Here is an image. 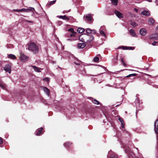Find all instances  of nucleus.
<instances>
[{"instance_id":"nucleus-15","label":"nucleus","mask_w":158,"mask_h":158,"mask_svg":"<svg viewBox=\"0 0 158 158\" xmlns=\"http://www.w3.org/2000/svg\"><path fill=\"white\" fill-rule=\"evenodd\" d=\"M86 46L85 43H79L78 44L77 47L79 48H83Z\"/></svg>"},{"instance_id":"nucleus-44","label":"nucleus","mask_w":158,"mask_h":158,"mask_svg":"<svg viewBox=\"0 0 158 158\" xmlns=\"http://www.w3.org/2000/svg\"><path fill=\"white\" fill-rule=\"evenodd\" d=\"M118 58L117 57H116L115 58H114V62H116L117 61Z\"/></svg>"},{"instance_id":"nucleus-42","label":"nucleus","mask_w":158,"mask_h":158,"mask_svg":"<svg viewBox=\"0 0 158 158\" xmlns=\"http://www.w3.org/2000/svg\"><path fill=\"white\" fill-rule=\"evenodd\" d=\"M93 33V34H95L96 33V31L95 30H92V33Z\"/></svg>"},{"instance_id":"nucleus-9","label":"nucleus","mask_w":158,"mask_h":158,"mask_svg":"<svg viewBox=\"0 0 158 158\" xmlns=\"http://www.w3.org/2000/svg\"><path fill=\"white\" fill-rule=\"evenodd\" d=\"M141 15L146 16H150L149 11L148 10H144L141 12Z\"/></svg>"},{"instance_id":"nucleus-41","label":"nucleus","mask_w":158,"mask_h":158,"mask_svg":"<svg viewBox=\"0 0 158 158\" xmlns=\"http://www.w3.org/2000/svg\"><path fill=\"white\" fill-rule=\"evenodd\" d=\"M118 119L121 123H124L123 121L121 118H119Z\"/></svg>"},{"instance_id":"nucleus-29","label":"nucleus","mask_w":158,"mask_h":158,"mask_svg":"<svg viewBox=\"0 0 158 158\" xmlns=\"http://www.w3.org/2000/svg\"><path fill=\"white\" fill-rule=\"evenodd\" d=\"M0 87L1 88L5 89L6 88V85L3 83L0 84Z\"/></svg>"},{"instance_id":"nucleus-3","label":"nucleus","mask_w":158,"mask_h":158,"mask_svg":"<svg viewBox=\"0 0 158 158\" xmlns=\"http://www.w3.org/2000/svg\"><path fill=\"white\" fill-rule=\"evenodd\" d=\"M19 58L21 61L23 62H25L29 59V57L24 55L23 53H21Z\"/></svg>"},{"instance_id":"nucleus-8","label":"nucleus","mask_w":158,"mask_h":158,"mask_svg":"<svg viewBox=\"0 0 158 158\" xmlns=\"http://www.w3.org/2000/svg\"><path fill=\"white\" fill-rule=\"evenodd\" d=\"M85 18L86 19L85 20L87 22H89L91 21L93 19L91 15L90 14L86 15L85 16Z\"/></svg>"},{"instance_id":"nucleus-38","label":"nucleus","mask_w":158,"mask_h":158,"mask_svg":"<svg viewBox=\"0 0 158 158\" xmlns=\"http://www.w3.org/2000/svg\"><path fill=\"white\" fill-rule=\"evenodd\" d=\"M76 33V32H74V33H72V34H71L70 35V36L71 37H73V36H75V34Z\"/></svg>"},{"instance_id":"nucleus-27","label":"nucleus","mask_w":158,"mask_h":158,"mask_svg":"<svg viewBox=\"0 0 158 158\" xmlns=\"http://www.w3.org/2000/svg\"><path fill=\"white\" fill-rule=\"evenodd\" d=\"M113 4L115 6H116L118 4V0H111Z\"/></svg>"},{"instance_id":"nucleus-48","label":"nucleus","mask_w":158,"mask_h":158,"mask_svg":"<svg viewBox=\"0 0 158 158\" xmlns=\"http://www.w3.org/2000/svg\"><path fill=\"white\" fill-rule=\"evenodd\" d=\"M20 9H13V10L16 11H18V12H20L19 11Z\"/></svg>"},{"instance_id":"nucleus-57","label":"nucleus","mask_w":158,"mask_h":158,"mask_svg":"<svg viewBox=\"0 0 158 158\" xmlns=\"http://www.w3.org/2000/svg\"><path fill=\"white\" fill-rule=\"evenodd\" d=\"M58 67H59V68L60 69H61V68L59 66H58Z\"/></svg>"},{"instance_id":"nucleus-18","label":"nucleus","mask_w":158,"mask_h":158,"mask_svg":"<svg viewBox=\"0 0 158 158\" xmlns=\"http://www.w3.org/2000/svg\"><path fill=\"white\" fill-rule=\"evenodd\" d=\"M129 32L132 36L134 37L136 36V34L133 29H130L129 31Z\"/></svg>"},{"instance_id":"nucleus-54","label":"nucleus","mask_w":158,"mask_h":158,"mask_svg":"<svg viewBox=\"0 0 158 158\" xmlns=\"http://www.w3.org/2000/svg\"><path fill=\"white\" fill-rule=\"evenodd\" d=\"M146 1L149 2H152V0H146Z\"/></svg>"},{"instance_id":"nucleus-21","label":"nucleus","mask_w":158,"mask_h":158,"mask_svg":"<svg viewBox=\"0 0 158 158\" xmlns=\"http://www.w3.org/2000/svg\"><path fill=\"white\" fill-rule=\"evenodd\" d=\"M72 144V143H70V142H67L64 143V146L68 148H69V146L71 145Z\"/></svg>"},{"instance_id":"nucleus-55","label":"nucleus","mask_w":158,"mask_h":158,"mask_svg":"<svg viewBox=\"0 0 158 158\" xmlns=\"http://www.w3.org/2000/svg\"><path fill=\"white\" fill-rule=\"evenodd\" d=\"M158 0H156V4L157 5H158Z\"/></svg>"},{"instance_id":"nucleus-20","label":"nucleus","mask_w":158,"mask_h":158,"mask_svg":"<svg viewBox=\"0 0 158 158\" xmlns=\"http://www.w3.org/2000/svg\"><path fill=\"white\" fill-rule=\"evenodd\" d=\"M79 39L80 41L85 43V40L84 38V35H82L79 36Z\"/></svg>"},{"instance_id":"nucleus-33","label":"nucleus","mask_w":158,"mask_h":158,"mask_svg":"<svg viewBox=\"0 0 158 158\" xmlns=\"http://www.w3.org/2000/svg\"><path fill=\"white\" fill-rule=\"evenodd\" d=\"M110 158H118L117 156L115 154H113L111 155Z\"/></svg>"},{"instance_id":"nucleus-12","label":"nucleus","mask_w":158,"mask_h":158,"mask_svg":"<svg viewBox=\"0 0 158 158\" xmlns=\"http://www.w3.org/2000/svg\"><path fill=\"white\" fill-rule=\"evenodd\" d=\"M139 32L141 35L144 36L146 34V30L145 28H142L140 30Z\"/></svg>"},{"instance_id":"nucleus-35","label":"nucleus","mask_w":158,"mask_h":158,"mask_svg":"<svg viewBox=\"0 0 158 158\" xmlns=\"http://www.w3.org/2000/svg\"><path fill=\"white\" fill-rule=\"evenodd\" d=\"M137 74L136 73H132V74H130L129 75H128L126 77H131L132 76H135Z\"/></svg>"},{"instance_id":"nucleus-43","label":"nucleus","mask_w":158,"mask_h":158,"mask_svg":"<svg viewBox=\"0 0 158 158\" xmlns=\"http://www.w3.org/2000/svg\"><path fill=\"white\" fill-rule=\"evenodd\" d=\"M3 142V139H2L0 137V144H2Z\"/></svg>"},{"instance_id":"nucleus-24","label":"nucleus","mask_w":158,"mask_h":158,"mask_svg":"<svg viewBox=\"0 0 158 158\" xmlns=\"http://www.w3.org/2000/svg\"><path fill=\"white\" fill-rule=\"evenodd\" d=\"M85 29L82 28H79L77 29V31L78 33H81L84 32Z\"/></svg>"},{"instance_id":"nucleus-46","label":"nucleus","mask_w":158,"mask_h":158,"mask_svg":"<svg viewBox=\"0 0 158 158\" xmlns=\"http://www.w3.org/2000/svg\"><path fill=\"white\" fill-rule=\"evenodd\" d=\"M74 63L76 64V65H80V62L79 61H78L77 62H74Z\"/></svg>"},{"instance_id":"nucleus-13","label":"nucleus","mask_w":158,"mask_h":158,"mask_svg":"<svg viewBox=\"0 0 158 158\" xmlns=\"http://www.w3.org/2000/svg\"><path fill=\"white\" fill-rule=\"evenodd\" d=\"M115 13L119 18H123V15L118 11L115 10Z\"/></svg>"},{"instance_id":"nucleus-28","label":"nucleus","mask_w":158,"mask_h":158,"mask_svg":"<svg viewBox=\"0 0 158 158\" xmlns=\"http://www.w3.org/2000/svg\"><path fill=\"white\" fill-rule=\"evenodd\" d=\"M99 58L97 56H96L93 59V61L94 62H97L99 61Z\"/></svg>"},{"instance_id":"nucleus-40","label":"nucleus","mask_w":158,"mask_h":158,"mask_svg":"<svg viewBox=\"0 0 158 158\" xmlns=\"http://www.w3.org/2000/svg\"><path fill=\"white\" fill-rule=\"evenodd\" d=\"M43 80L46 81H48L49 80V79L47 77L44 78Z\"/></svg>"},{"instance_id":"nucleus-22","label":"nucleus","mask_w":158,"mask_h":158,"mask_svg":"<svg viewBox=\"0 0 158 158\" xmlns=\"http://www.w3.org/2000/svg\"><path fill=\"white\" fill-rule=\"evenodd\" d=\"M31 10V9H27V8H22V9H20L19 10L20 12H28Z\"/></svg>"},{"instance_id":"nucleus-6","label":"nucleus","mask_w":158,"mask_h":158,"mask_svg":"<svg viewBox=\"0 0 158 158\" xmlns=\"http://www.w3.org/2000/svg\"><path fill=\"white\" fill-rule=\"evenodd\" d=\"M4 70L9 73H11V67L9 64L6 65L4 68Z\"/></svg>"},{"instance_id":"nucleus-49","label":"nucleus","mask_w":158,"mask_h":158,"mask_svg":"<svg viewBox=\"0 0 158 158\" xmlns=\"http://www.w3.org/2000/svg\"><path fill=\"white\" fill-rule=\"evenodd\" d=\"M124 123H121V127L122 128H124Z\"/></svg>"},{"instance_id":"nucleus-36","label":"nucleus","mask_w":158,"mask_h":158,"mask_svg":"<svg viewBox=\"0 0 158 158\" xmlns=\"http://www.w3.org/2000/svg\"><path fill=\"white\" fill-rule=\"evenodd\" d=\"M56 0H55L50 1L49 2V5H52L54 4L56 2Z\"/></svg>"},{"instance_id":"nucleus-4","label":"nucleus","mask_w":158,"mask_h":158,"mask_svg":"<svg viewBox=\"0 0 158 158\" xmlns=\"http://www.w3.org/2000/svg\"><path fill=\"white\" fill-rule=\"evenodd\" d=\"M125 152L128 155L129 158H135V156L133 152L129 150V149H127L125 150Z\"/></svg>"},{"instance_id":"nucleus-34","label":"nucleus","mask_w":158,"mask_h":158,"mask_svg":"<svg viewBox=\"0 0 158 158\" xmlns=\"http://www.w3.org/2000/svg\"><path fill=\"white\" fill-rule=\"evenodd\" d=\"M100 30H102L103 31H106V27L105 26H101L99 29Z\"/></svg>"},{"instance_id":"nucleus-7","label":"nucleus","mask_w":158,"mask_h":158,"mask_svg":"<svg viewBox=\"0 0 158 158\" xmlns=\"http://www.w3.org/2000/svg\"><path fill=\"white\" fill-rule=\"evenodd\" d=\"M154 130L156 134H158V118L157 119L154 123Z\"/></svg>"},{"instance_id":"nucleus-50","label":"nucleus","mask_w":158,"mask_h":158,"mask_svg":"<svg viewBox=\"0 0 158 158\" xmlns=\"http://www.w3.org/2000/svg\"><path fill=\"white\" fill-rule=\"evenodd\" d=\"M73 40L72 39H67V41H72Z\"/></svg>"},{"instance_id":"nucleus-1","label":"nucleus","mask_w":158,"mask_h":158,"mask_svg":"<svg viewBox=\"0 0 158 158\" xmlns=\"http://www.w3.org/2000/svg\"><path fill=\"white\" fill-rule=\"evenodd\" d=\"M28 49L34 53H37L38 52V47L34 43H31L28 45Z\"/></svg>"},{"instance_id":"nucleus-58","label":"nucleus","mask_w":158,"mask_h":158,"mask_svg":"<svg viewBox=\"0 0 158 158\" xmlns=\"http://www.w3.org/2000/svg\"><path fill=\"white\" fill-rule=\"evenodd\" d=\"M138 111L136 110V114H137V112Z\"/></svg>"},{"instance_id":"nucleus-30","label":"nucleus","mask_w":158,"mask_h":158,"mask_svg":"<svg viewBox=\"0 0 158 158\" xmlns=\"http://www.w3.org/2000/svg\"><path fill=\"white\" fill-rule=\"evenodd\" d=\"M92 30L91 29L89 28H87L86 30V32L87 33L90 34L91 33H92Z\"/></svg>"},{"instance_id":"nucleus-26","label":"nucleus","mask_w":158,"mask_h":158,"mask_svg":"<svg viewBox=\"0 0 158 158\" xmlns=\"http://www.w3.org/2000/svg\"><path fill=\"white\" fill-rule=\"evenodd\" d=\"M105 31H103L102 30H99L100 34V35L102 36H104L105 38H106V35L105 33Z\"/></svg>"},{"instance_id":"nucleus-52","label":"nucleus","mask_w":158,"mask_h":158,"mask_svg":"<svg viewBox=\"0 0 158 158\" xmlns=\"http://www.w3.org/2000/svg\"><path fill=\"white\" fill-rule=\"evenodd\" d=\"M58 23H59L60 25L62 24V21H59V22H58Z\"/></svg>"},{"instance_id":"nucleus-45","label":"nucleus","mask_w":158,"mask_h":158,"mask_svg":"<svg viewBox=\"0 0 158 158\" xmlns=\"http://www.w3.org/2000/svg\"><path fill=\"white\" fill-rule=\"evenodd\" d=\"M70 11V10H68V11H67V10H64L63 13H64V14H65L66 13H68V12H69V11Z\"/></svg>"},{"instance_id":"nucleus-32","label":"nucleus","mask_w":158,"mask_h":158,"mask_svg":"<svg viewBox=\"0 0 158 158\" xmlns=\"http://www.w3.org/2000/svg\"><path fill=\"white\" fill-rule=\"evenodd\" d=\"M121 61L122 62V64L124 66L126 67L127 66L126 64L125 63L123 59V58H121L120 59Z\"/></svg>"},{"instance_id":"nucleus-16","label":"nucleus","mask_w":158,"mask_h":158,"mask_svg":"<svg viewBox=\"0 0 158 158\" xmlns=\"http://www.w3.org/2000/svg\"><path fill=\"white\" fill-rule=\"evenodd\" d=\"M43 90L47 95L49 96V89L46 87H43Z\"/></svg>"},{"instance_id":"nucleus-31","label":"nucleus","mask_w":158,"mask_h":158,"mask_svg":"<svg viewBox=\"0 0 158 158\" xmlns=\"http://www.w3.org/2000/svg\"><path fill=\"white\" fill-rule=\"evenodd\" d=\"M130 24L134 27H136L137 25V24L135 22H131Z\"/></svg>"},{"instance_id":"nucleus-14","label":"nucleus","mask_w":158,"mask_h":158,"mask_svg":"<svg viewBox=\"0 0 158 158\" xmlns=\"http://www.w3.org/2000/svg\"><path fill=\"white\" fill-rule=\"evenodd\" d=\"M57 17H59L60 19H61L64 20H66L67 21H69V17L67 16L66 15H64V16L58 15Z\"/></svg>"},{"instance_id":"nucleus-23","label":"nucleus","mask_w":158,"mask_h":158,"mask_svg":"<svg viewBox=\"0 0 158 158\" xmlns=\"http://www.w3.org/2000/svg\"><path fill=\"white\" fill-rule=\"evenodd\" d=\"M8 57L9 58H10L11 59H13V60L16 59V58L15 55H14L13 54H10L9 55H8Z\"/></svg>"},{"instance_id":"nucleus-59","label":"nucleus","mask_w":158,"mask_h":158,"mask_svg":"<svg viewBox=\"0 0 158 158\" xmlns=\"http://www.w3.org/2000/svg\"><path fill=\"white\" fill-rule=\"evenodd\" d=\"M31 8L33 9V10H34V9L33 8Z\"/></svg>"},{"instance_id":"nucleus-11","label":"nucleus","mask_w":158,"mask_h":158,"mask_svg":"<svg viewBox=\"0 0 158 158\" xmlns=\"http://www.w3.org/2000/svg\"><path fill=\"white\" fill-rule=\"evenodd\" d=\"M155 21L151 18H149L148 20V24L150 25H153L155 23Z\"/></svg>"},{"instance_id":"nucleus-25","label":"nucleus","mask_w":158,"mask_h":158,"mask_svg":"<svg viewBox=\"0 0 158 158\" xmlns=\"http://www.w3.org/2000/svg\"><path fill=\"white\" fill-rule=\"evenodd\" d=\"M43 128H40L38 129L36 131L37 133L36 135H39L41 133L42 131Z\"/></svg>"},{"instance_id":"nucleus-19","label":"nucleus","mask_w":158,"mask_h":158,"mask_svg":"<svg viewBox=\"0 0 158 158\" xmlns=\"http://www.w3.org/2000/svg\"><path fill=\"white\" fill-rule=\"evenodd\" d=\"M31 67L34 69V70L37 72H40L41 71L40 70V68H39L38 67L34 65H32Z\"/></svg>"},{"instance_id":"nucleus-56","label":"nucleus","mask_w":158,"mask_h":158,"mask_svg":"<svg viewBox=\"0 0 158 158\" xmlns=\"http://www.w3.org/2000/svg\"><path fill=\"white\" fill-rule=\"evenodd\" d=\"M147 75H148V76H151V75H149V74H148Z\"/></svg>"},{"instance_id":"nucleus-37","label":"nucleus","mask_w":158,"mask_h":158,"mask_svg":"<svg viewBox=\"0 0 158 158\" xmlns=\"http://www.w3.org/2000/svg\"><path fill=\"white\" fill-rule=\"evenodd\" d=\"M68 30V31H70L72 33H74L75 32L74 30V29L72 28L69 29Z\"/></svg>"},{"instance_id":"nucleus-10","label":"nucleus","mask_w":158,"mask_h":158,"mask_svg":"<svg viewBox=\"0 0 158 158\" xmlns=\"http://www.w3.org/2000/svg\"><path fill=\"white\" fill-rule=\"evenodd\" d=\"M120 48H122L123 49V50H133L135 48L134 47H127V46H120L118 47V48L119 49Z\"/></svg>"},{"instance_id":"nucleus-53","label":"nucleus","mask_w":158,"mask_h":158,"mask_svg":"<svg viewBox=\"0 0 158 158\" xmlns=\"http://www.w3.org/2000/svg\"><path fill=\"white\" fill-rule=\"evenodd\" d=\"M156 30L157 31H158V25H157L156 28Z\"/></svg>"},{"instance_id":"nucleus-39","label":"nucleus","mask_w":158,"mask_h":158,"mask_svg":"<svg viewBox=\"0 0 158 158\" xmlns=\"http://www.w3.org/2000/svg\"><path fill=\"white\" fill-rule=\"evenodd\" d=\"M157 43H158V42L154 41L153 42L152 44L153 46H156V44Z\"/></svg>"},{"instance_id":"nucleus-47","label":"nucleus","mask_w":158,"mask_h":158,"mask_svg":"<svg viewBox=\"0 0 158 158\" xmlns=\"http://www.w3.org/2000/svg\"><path fill=\"white\" fill-rule=\"evenodd\" d=\"M26 21L27 22L30 23H33V22L31 20H26Z\"/></svg>"},{"instance_id":"nucleus-51","label":"nucleus","mask_w":158,"mask_h":158,"mask_svg":"<svg viewBox=\"0 0 158 158\" xmlns=\"http://www.w3.org/2000/svg\"><path fill=\"white\" fill-rule=\"evenodd\" d=\"M134 10L136 12H138V10L137 9L135 8H134Z\"/></svg>"},{"instance_id":"nucleus-2","label":"nucleus","mask_w":158,"mask_h":158,"mask_svg":"<svg viewBox=\"0 0 158 158\" xmlns=\"http://www.w3.org/2000/svg\"><path fill=\"white\" fill-rule=\"evenodd\" d=\"M84 38L85 40V43H90L94 39V37L91 34H84Z\"/></svg>"},{"instance_id":"nucleus-5","label":"nucleus","mask_w":158,"mask_h":158,"mask_svg":"<svg viewBox=\"0 0 158 158\" xmlns=\"http://www.w3.org/2000/svg\"><path fill=\"white\" fill-rule=\"evenodd\" d=\"M149 38L151 40H156L158 38V34L156 33L155 34L150 35L149 36Z\"/></svg>"},{"instance_id":"nucleus-17","label":"nucleus","mask_w":158,"mask_h":158,"mask_svg":"<svg viewBox=\"0 0 158 158\" xmlns=\"http://www.w3.org/2000/svg\"><path fill=\"white\" fill-rule=\"evenodd\" d=\"M89 98L94 104L96 105H99L100 104V102L94 99L91 97H89Z\"/></svg>"}]
</instances>
